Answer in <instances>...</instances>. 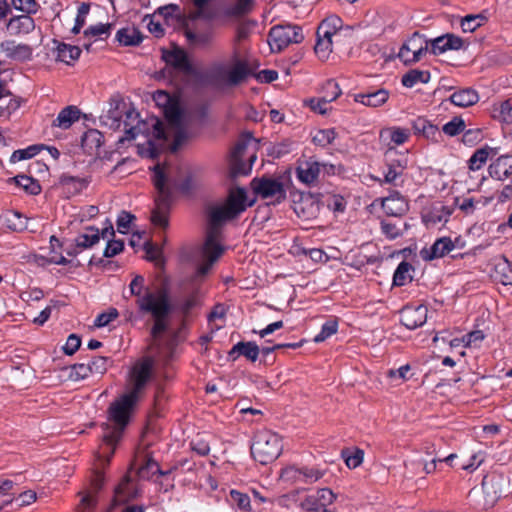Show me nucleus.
<instances>
[{"label": "nucleus", "instance_id": "f257e3e1", "mask_svg": "<svg viewBox=\"0 0 512 512\" xmlns=\"http://www.w3.org/2000/svg\"><path fill=\"white\" fill-rule=\"evenodd\" d=\"M246 208V191L237 187L232 189L227 200L215 204L208 209V224L205 242L201 249L202 264L197 269L196 276H204L209 272L213 264L224 253L225 248L221 244L223 225L235 218Z\"/></svg>", "mask_w": 512, "mask_h": 512}, {"label": "nucleus", "instance_id": "f03ea898", "mask_svg": "<svg viewBox=\"0 0 512 512\" xmlns=\"http://www.w3.org/2000/svg\"><path fill=\"white\" fill-rule=\"evenodd\" d=\"M153 366L154 359L145 357L131 368L127 377V392L109 408V423L105 424L103 434V440L107 445H113L120 439L129 421L130 411L151 379Z\"/></svg>", "mask_w": 512, "mask_h": 512}, {"label": "nucleus", "instance_id": "7ed1b4c3", "mask_svg": "<svg viewBox=\"0 0 512 512\" xmlns=\"http://www.w3.org/2000/svg\"><path fill=\"white\" fill-rule=\"evenodd\" d=\"M124 109L117 105L107 111L106 114L100 117L101 122L110 129H120L122 123L124 126L125 137L120 138L124 140H139L137 143L138 152L142 156L153 158L157 153L158 144L155 143L150 137V128H152L153 136L156 141L163 142L165 138L161 121L157 118H150L145 121L139 120V114L134 109Z\"/></svg>", "mask_w": 512, "mask_h": 512}, {"label": "nucleus", "instance_id": "20e7f679", "mask_svg": "<svg viewBox=\"0 0 512 512\" xmlns=\"http://www.w3.org/2000/svg\"><path fill=\"white\" fill-rule=\"evenodd\" d=\"M137 303L142 311L150 312L154 318L149 348L157 355H163L165 350L171 349L172 344L170 338L163 336L168 330V316L172 310L168 294L164 290L147 292L144 297L137 300Z\"/></svg>", "mask_w": 512, "mask_h": 512}, {"label": "nucleus", "instance_id": "39448f33", "mask_svg": "<svg viewBox=\"0 0 512 512\" xmlns=\"http://www.w3.org/2000/svg\"><path fill=\"white\" fill-rule=\"evenodd\" d=\"M166 118L169 123L168 132L163 130L165 138L163 142L156 141L155 137L152 133V128H150V137L151 139L158 144L157 153L153 156L155 157L160 149L164 146L165 141L169 136L173 137L172 150L177 151L183 144H185L192 136L193 133L190 131V117L180 108L179 105H172L166 110ZM162 129H164L163 124L161 123Z\"/></svg>", "mask_w": 512, "mask_h": 512}, {"label": "nucleus", "instance_id": "423d86ee", "mask_svg": "<svg viewBox=\"0 0 512 512\" xmlns=\"http://www.w3.org/2000/svg\"><path fill=\"white\" fill-rule=\"evenodd\" d=\"M304 40L301 27L292 24L276 25L270 29L267 43L272 52H280L291 44Z\"/></svg>", "mask_w": 512, "mask_h": 512}, {"label": "nucleus", "instance_id": "0eeeda50", "mask_svg": "<svg viewBox=\"0 0 512 512\" xmlns=\"http://www.w3.org/2000/svg\"><path fill=\"white\" fill-rule=\"evenodd\" d=\"M281 436L271 430H263L258 435V462L268 464L275 461L282 453Z\"/></svg>", "mask_w": 512, "mask_h": 512}, {"label": "nucleus", "instance_id": "6e6552de", "mask_svg": "<svg viewBox=\"0 0 512 512\" xmlns=\"http://www.w3.org/2000/svg\"><path fill=\"white\" fill-rule=\"evenodd\" d=\"M253 139V134L251 132L244 134L233 148L230 156L231 177L235 178L237 176L248 175L252 171L253 162L256 160V156H250L248 164L242 162V157Z\"/></svg>", "mask_w": 512, "mask_h": 512}, {"label": "nucleus", "instance_id": "1a4fd4ad", "mask_svg": "<svg viewBox=\"0 0 512 512\" xmlns=\"http://www.w3.org/2000/svg\"><path fill=\"white\" fill-rule=\"evenodd\" d=\"M429 42L420 34L414 33L401 46L398 57L405 64L410 65L420 61L428 52Z\"/></svg>", "mask_w": 512, "mask_h": 512}, {"label": "nucleus", "instance_id": "9d476101", "mask_svg": "<svg viewBox=\"0 0 512 512\" xmlns=\"http://www.w3.org/2000/svg\"><path fill=\"white\" fill-rule=\"evenodd\" d=\"M286 197L283 183L278 178L262 177L258 180V198L266 205H276Z\"/></svg>", "mask_w": 512, "mask_h": 512}, {"label": "nucleus", "instance_id": "9b49d317", "mask_svg": "<svg viewBox=\"0 0 512 512\" xmlns=\"http://www.w3.org/2000/svg\"><path fill=\"white\" fill-rule=\"evenodd\" d=\"M484 493L491 502L509 492V479L503 474L491 473L482 482Z\"/></svg>", "mask_w": 512, "mask_h": 512}, {"label": "nucleus", "instance_id": "f8f14e48", "mask_svg": "<svg viewBox=\"0 0 512 512\" xmlns=\"http://www.w3.org/2000/svg\"><path fill=\"white\" fill-rule=\"evenodd\" d=\"M380 140L388 147L386 156L396 155L395 146L403 145L410 138V132L407 128L398 126L387 127L380 131Z\"/></svg>", "mask_w": 512, "mask_h": 512}, {"label": "nucleus", "instance_id": "ddd939ff", "mask_svg": "<svg viewBox=\"0 0 512 512\" xmlns=\"http://www.w3.org/2000/svg\"><path fill=\"white\" fill-rule=\"evenodd\" d=\"M326 87L333 89L334 93L332 96H323L320 98H307L303 100V105L309 107L313 112L321 115H325L326 113H328L330 111L329 104L340 96L341 90L338 84L333 80L327 81Z\"/></svg>", "mask_w": 512, "mask_h": 512}, {"label": "nucleus", "instance_id": "4468645a", "mask_svg": "<svg viewBox=\"0 0 512 512\" xmlns=\"http://www.w3.org/2000/svg\"><path fill=\"white\" fill-rule=\"evenodd\" d=\"M0 51L8 58L15 61H28L32 58L33 49L23 43H16L14 40H5L0 43Z\"/></svg>", "mask_w": 512, "mask_h": 512}, {"label": "nucleus", "instance_id": "2eb2a0df", "mask_svg": "<svg viewBox=\"0 0 512 512\" xmlns=\"http://www.w3.org/2000/svg\"><path fill=\"white\" fill-rule=\"evenodd\" d=\"M491 178L498 181L511 180L512 183V155H501L492 161L488 167Z\"/></svg>", "mask_w": 512, "mask_h": 512}, {"label": "nucleus", "instance_id": "dca6fc26", "mask_svg": "<svg viewBox=\"0 0 512 512\" xmlns=\"http://www.w3.org/2000/svg\"><path fill=\"white\" fill-rule=\"evenodd\" d=\"M294 211L299 218L311 220L318 216L320 204L318 200L310 195H302L298 201L294 203Z\"/></svg>", "mask_w": 512, "mask_h": 512}, {"label": "nucleus", "instance_id": "f3484780", "mask_svg": "<svg viewBox=\"0 0 512 512\" xmlns=\"http://www.w3.org/2000/svg\"><path fill=\"white\" fill-rule=\"evenodd\" d=\"M427 307H406L401 313L402 323L409 329H416L422 326L427 320Z\"/></svg>", "mask_w": 512, "mask_h": 512}, {"label": "nucleus", "instance_id": "a211bd4d", "mask_svg": "<svg viewBox=\"0 0 512 512\" xmlns=\"http://www.w3.org/2000/svg\"><path fill=\"white\" fill-rule=\"evenodd\" d=\"M381 206L390 216H402L408 210L407 200L398 192H392L388 197L382 199Z\"/></svg>", "mask_w": 512, "mask_h": 512}, {"label": "nucleus", "instance_id": "6ab92c4d", "mask_svg": "<svg viewBox=\"0 0 512 512\" xmlns=\"http://www.w3.org/2000/svg\"><path fill=\"white\" fill-rule=\"evenodd\" d=\"M6 28L11 35H27L34 31L35 22L29 15L13 16L7 22Z\"/></svg>", "mask_w": 512, "mask_h": 512}, {"label": "nucleus", "instance_id": "aec40b11", "mask_svg": "<svg viewBox=\"0 0 512 512\" xmlns=\"http://www.w3.org/2000/svg\"><path fill=\"white\" fill-rule=\"evenodd\" d=\"M462 45V39L453 34L437 37L430 42L431 52L435 55L442 54L447 50H458Z\"/></svg>", "mask_w": 512, "mask_h": 512}, {"label": "nucleus", "instance_id": "412c9836", "mask_svg": "<svg viewBox=\"0 0 512 512\" xmlns=\"http://www.w3.org/2000/svg\"><path fill=\"white\" fill-rule=\"evenodd\" d=\"M454 244L450 238L443 237L434 242L431 248H424L421 250L420 255L424 260H432L441 258L452 251Z\"/></svg>", "mask_w": 512, "mask_h": 512}, {"label": "nucleus", "instance_id": "4be33fe9", "mask_svg": "<svg viewBox=\"0 0 512 512\" xmlns=\"http://www.w3.org/2000/svg\"><path fill=\"white\" fill-rule=\"evenodd\" d=\"M56 43V47L52 49V54L57 62L72 65L80 56L81 50L77 46L66 43Z\"/></svg>", "mask_w": 512, "mask_h": 512}, {"label": "nucleus", "instance_id": "5701e85b", "mask_svg": "<svg viewBox=\"0 0 512 512\" xmlns=\"http://www.w3.org/2000/svg\"><path fill=\"white\" fill-rule=\"evenodd\" d=\"M388 99L389 92L385 89H379L370 93H359L354 96L355 102L372 108L383 106Z\"/></svg>", "mask_w": 512, "mask_h": 512}, {"label": "nucleus", "instance_id": "b1692460", "mask_svg": "<svg viewBox=\"0 0 512 512\" xmlns=\"http://www.w3.org/2000/svg\"><path fill=\"white\" fill-rule=\"evenodd\" d=\"M394 155L386 156L387 159V172L385 173L384 181L386 183H393L407 168L408 160L406 155H400L398 158H393Z\"/></svg>", "mask_w": 512, "mask_h": 512}, {"label": "nucleus", "instance_id": "393cba45", "mask_svg": "<svg viewBox=\"0 0 512 512\" xmlns=\"http://www.w3.org/2000/svg\"><path fill=\"white\" fill-rule=\"evenodd\" d=\"M322 168L325 169L326 165L314 160L305 161L297 168L298 178L303 183L310 184L317 179Z\"/></svg>", "mask_w": 512, "mask_h": 512}, {"label": "nucleus", "instance_id": "a878e982", "mask_svg": "<svg viewBox=\"0 0 512 512\" xmlns=\"http://www.w3.org/2000/svg\"><path fill=\"white\" fill-rule=\"evenodd\" d=\"M59 183L68 197L73 196L75 194L80 193L83 189H85L90 183L89 177H74L68 174H63Z\"/></svg>", "mask_w": 512, "mask_h": 512}, {"label": "nucleus", "instance_id": "bb28decb", "mask_svg": "<svg viewBox=\"0 0 512 512\" xmlns=\"http://www.w3.org/2000/svg\"><path fill=\"white\" fill-rule=\"evenodd\" d=\"M449 99L455 106L466 108L476 104L479 101V95L474 89L464 88L452 93Z\"/></svg>", "mask_w": 512, "mask_h": 512}, {"label": "nucleus", "instance_id": "cd10ccee", "mask_svg": "<svg viewBox=\"0 0 512 512\" xmlns=\"http://www.w3.org/2000/svg\"><path fill=\"white\" fill-rule=\"evenodd\" d=\"M164 61L182 71L191 69L187 55L184 50L175 48L171 51L164 50L162 55Z\"/></svg>", "mask_w": 512, "mask_h": 512}, {"label": "nucleus", "instance_id": "c85d7f7f", "mask_svg": "<svg viewBox=\"0 0 512 512\" xmlns=\"http://www.w3.org/2000/svg\"><path fill=\"white\" fill-rule=\"evenodd\" d=\"M498 154V148L488 145L477 149L469 159V168L473 171L479 170L488 159Z\"/></svg>", "mask_w": 512, "mask_h": 512}, {"label": "nucleus", "instance_id": "c756f323", "mask_svg": "<svg viewBox=\"0 0 512 512\" xmlns=\"http://www.w3.org/2000/svg\"><path fill=\"white\" fill-rule=\"evenodd\" d=\"M80 118V110L75 106H67L60 111L53 121V126L61 129H68Z\"/></svg>", "mask_w": 512, "mask_h": 512}, {"label": "nucleus", "instance_id": "7c9ffc66", "mask_svg": "<svg viewBox=\"0 0 512 512\" xmlns=\"http://www.w3.org/2000/svg\"><path fill=\"white\" fill-rule=\"evenodd\" d=\"M341 27L342 20L336 15H331L322 21L318 27L317 33H320V35L326 37L337 39L341 36Z\"/></svg>", "mask_w": 512, "mask_h": 512}, {"label": "nucleus", "instance_id": "2f4dec72", "mask_svg": "<svg viewBox=\"0 0 512 512\" xmlns=\"http://www.w3.org/2000/svg\"><path fill=\"white\" fill-rule=\"evenodd\" d=\"M102 143L103 135L96 129L88 130L82 137V147L89 155L97 154Z\"/></svg>", "mask_w": 512, "mask_h": 512}, {"label": "nucleus", "instance_id": "473e14b6", "mask_svg": "<svg viewBox=\"0 0 512 512\" xmlns=\"http://www.w3.org/2000/svg\"><path fill=\"white\" fill-rule=\"evenodd\" d=\"M185 36L193 48H204L212 40V33L208 30H193L189 27L185 29Z\"/></svg>", "mask_w": 512, "mask_h": 512}, {"label": "nucleus", "instance_id": "72a5a7b5", "mask_svg": "<svg viewBox=\"0 0 512 512\" xmlns=\"http://www.w3.org/2000/svg\"><path fill=\"white\" fill-rule=\"evenodd\" d=\"M116 38L121 44L125 46L138 45L142 41V35L140 31L134 26L125 27L118 30Z\"/></svg>", "mask_w": 512, "mask_h": 512}, {"label": "nucleus", "instance_id": "f704fd0d", "mask_svg": "<svg viewBox=\"0 0 512 512\" xmlns=\"http://www.w3.org/2000/svg\"><path fill=\"white\" fill-rule=\"evenodd\" d=\"M240 355L252 362L256 361V345L253 342H239L229 352V358L236 360Z\"/></svg>", "mask_w": 512, "mask_h": 512}, {"label": "nucleus", "instance_id": "c9c22d12", "mask_svg": "<svg viewBox=\"0 0 512 512\" xmlns=\"http://www.w3.org/2000/svg\"><path fill=\"white\" fill-rule=\"evenodd\" d=\"M491 115L498 121L512 123V103L509 100H505L493 104Z\"/></svg>", "mask_w": 512, "mask_h": 512}, {"label": "nucleus", "instance_id": "e433bc0d", "mask_svg": "<svg viewBox=\"0 0 512 512\" xmlns=\"http://www.w3.org/2000/svg\"><path fill=\"white\" fill-rule=\"evenodd\" d=\"M100 240L99 229L95 227H87L83 234H80L76 239V246L82 249H87L94 246Z\"/></svg>", "mask_w": 512, "mask_h": 512}, {"label": "nucleus", "instance_id": "4c0bfd02", "mask_svg": "<svg viewBox=\"0 0 512 512\" xmlns=\"http://www.w3.org/2000/svg\"><path fill=\"white\" fill-rule=\"evenodd\" d=\"M450 211L446 207L440 205L435 206L425 216L424 220L427 225L435 226L439 223H446L449 219Z\"/></svg>", "mask_w": 512, "mask_h": 512}, {"label": "nucleus", "instance_id": "58836bf2", "mask_svg": "<svg viewBox=\"0 0 512 512\" xmlns=\"http://www.w3.org/2000/svg\"><path fill=\"white\" fill-rule=\"evenodd\" d=\"M430 80L428 71L413 69L408 71L402 76V85L407 88H412L418 83H427Z\"/></svg>", "mask_w": 512, "mask_h": 512}, {"label": "nucleus", "instance_id": "ea45409f", "mask_svg": "<svg viewBox=\"0 0 512 512\" xmlns=\"http://www.w3.org/2000/svg\"><path fill=\"white\" fill-rule=\"evenodd\" d=\"M62 373L71 381H79L90 375V368L84 363L74 364L69 367H64Z\"/></svg>", "mask_w": 512, "mask_h": 512}, {"label": "nucleus", "instance_id": "a19ab883", "mask_svg": "<svg viewBox=\"0 0 512 512\" xmlns=\"http://www.w3.org/2000/svg\"><path fill=\"white\" fill-rule=\"evenodd\" d=\"M334 40L331 37H326L317 33V42L315 45V53L321 60L328 59L330 53L332 52Z\"/></svg>", "mask_w": 512, "mask_h": 512}, {"label": "nucleus", "instance_id": "79ce46f5", "mask_svg": "<svg viewBox=\"0 0 512 512\" xmlns=\"http://www.w3.org/2000/svg\"><path fill=\"white\" fill-rule=\"evenodd\" d=\"M413 270L411 264L408 262H401L393 276V283L397 286H403L412 280L411 271Z\"/></svg>", "mask_w": 512, "mask_h": 512}, {"label": "nucleus", "instance_id": "37998d69", "mask_svg": "<svg viewBox=\"0 0 512 512\" xmlns=\"http://www.w3.org/2000/svg\"><path fill=\"white\" fill-rule=\"evenodd\" d=\"M11 6L17 11L24 13V15L29 16L37 13L40 7L36 0H11L10 7Z\"/></svg>", "mask_w": 512, "mask_h": 512}, {"label": "nucleus", "instance_id": "c03bdc74", "mask_svg": "<svg viewBox=\"0 0 512 512\" xmlns=\"http://www.w3.org/2000/svg\"><path fill=\"white\" fill-rule=\"evenodd\" d=\"M12 180L15 181V183L18 186L22 187L24 189V191H26L27 193H29L31 195H37L41 191L40 185L33 178H31L29 176H25V175L17 176V177H14Z\"/></svg>", "mask_w": 512, "mask_h": 512}, {"label": "nucleus", "instance_id": "a18cd8bd", "mask_svg": "<svg viewBox=\"0 0 512 512\" xmlns=\"http://www.w3.org/2000/svg\"><path fill=\"white\" fill-rule=\"evenodd\" d=\"M154 185L161 194L163 200H166L169 195V191L166 187V176L164 168L160 165H156L154 167Z\"/></svg>", "mask_w": 512, "mask_h": 512}, {"label": "nucleus", "instance_id": "49530a36", "mask_svg": "<svg viewBox=\"0 0 512 512\" xmlns=\"http://www.w3.org/2000/svg\"><path fill=\"white\" fill-rule=\"evenodd\" d=\"M248 73L245 62H237L227 73V79L231 84H237L242 81Z\"/></svg>", "mask_w": 512, "mask_h": 512}, {"label": "nucleus", "instance_id": "de8ad7c7", "mask_svg": "<svg viewBox=\"0 0 512 512\" xmlns=\"http://www.w3.org/2000/svg\"><path fill=\"white\" fill-rule=\"evenodd\" d=\"M336 137V132L334 129H323L318 130L313 135V142L321 147H326L330 145Z\"/></svg>", "mask_w": 512, "mask_h": 512}, {"label": "nucleus", "instance_id": "09e8293b", "mask_svg": "<svg viewBox=\"0 0 512 512\" xmlns=\"http://www.w3.org/2000/svg\"><path fill=\"white\" fill-rule=\"evenodd\" d=\"M8 227L14 231H22L27 229V218L19 212H11L6 216Z\"/></svg>", "mask_w": 512, "mask_h": 512}, {"label": "nucleus", "instance_id": "8fccbe9b", "mask_svg": "<svg viewBox=\"0 0 512 512\" xmlns=\"http://www.w3.org/2000/svg\"><path fill=\"white\" fill-rule=\"evenodd\" d=\"M41 146L32 145L27 147L26 149L16 150L12 153L10 157L11 163H17L22 160L30 159L35 156L41 149Z\"/></svg>", "mask_w": 512, "mask_h": 512}, {"label": "nucleus", "instance_id": "3c124183", "mask_svg": "<svg viewBox=\"0 0 512 512\" xmlns=\"http://www.w3.org/2000/svg\"><path fill=\"white\" fill-rule=\"evenodd\" d=\"M485 22V17L481 14L467 15L461 21V28L464 32H473Z\"/></svg>", "mask_w": 512, "mask_h": 512}, {"label": "nucleus", "instance_id": "603ef678", "mask_svg": "<svg viewBox=\"0 0 512 512\" xmlns=\"http://www.w3.org/2000/svg\"><path fill=\"white\" fill-rule=\"evenodd\" d=\"M314 499L316 505L319 508H324L331 505L335 501L336 495L333 493L332 490L328 488H322L316 492Z\"/></svg>", "mask_w": 512, "mask_h": 512}, {"label": "nucleus", "instance_id": "864d4df0", "mask_svg": "<svg viewBox=\"0 0 512 512\" xmlns=\"http://www.w3.org/2000/svg\"><path fill=\"white\" fill-rule=\"evenodd\" d=\"M112 29V24L110 23H98L96 25H92L88 27L84 31V36L86 38L90 37H96V38H102L103 35L108 36L110 34V31Z\"/></svg>", "mask_w": 512, "mask_h": 512}, {"label": "nucleus", "instance_id": "5fc2aeb1", "mask_svg": "<svg viewBox=\"0 0 512 512\" xmlns=\"http://www.w3.org/2000/svg\"><path fill=\"white\" fill-rule=\"evenodd\" d=\"M338 330V323L335 320H329L325 322L321 328V331L315 336L314 341L320 343L325 341L330 336L334 335Z\"/></svg>", "mask_w": 512, "mask_h": 512}, {"label": "nucleus", "instance_id": "6e6d98bb", "mask_svg": "<svg viewBox=\"0 0 512 512\" xmlns=\"http://www.w3.org/2000/svg\"><path fill=\"white\" fill-rule=\"evenodd\" d=\"M230 497H231V500L241 510H244V511L251 510V500H250V497L247 494L242 493V492H240L238 490H231L230 491Z\"/></svg>", "mask_w": 512, "mask_h": 512}, {"label": "nucleus", "instance_id": "4d7b16f0", "mask_svg": "<svg viewBox=\"0 0 512 512\" xmlns=\"http://www.w3.org/2000/svg\"><path fill=\"white\" fill-rule=\"evenodd\" d=\"M465 129L464 121L455 117L443 126V132L448 136H456Z\"/></svg>", "mask_w": 512, "mask_h": 512}, {"label": "nucleus", "instance_id": "13d9d810", "mask_svg": "<svg viewBox=\"0 0 512 512\" xmlns=\"http://www.w3.org/2000/svg\"><path fill=\"white\" fill-rule=\"evenodd\" d=\"M281 478L284 481L291 483L302 482V468H297L294 466L286 467L281 472Z\"/></svg>", "mask_w": 512, "mask_h": 512}, {"label": "nucleus", "instance_id": "bf43d9fd", "mask_svg": "<svg viewBox=\"0 0 512 512\" xmlns=\"http://www.w3.org/2000/svg\"><path fill=\"white\" fill-rule=\"evenodd\" d=\"M21 105L20 98L17 97H9V101L6 103V100L0 103V117L1 116H9L12 112L16 111Z\"/></svg>", "mask_w": 512, "mask_h": 512}, {"label": "nucleus", "instance_id": "052dcab7", "mask_svg": "<svg viewBox=\"0 0 512 512\" xmlns=\"http://www.w3.org/2000/svg\"><path fill=\"white\" fill-rule=\"evenodd\" d=\"M108 362L109 360L106 357L95 358L91 363L87 364L90 368V374H104L108 368Z\"/></svg>", "mask_w": 512, "mask_h": 512}, {"label": "nucleus", "instance_id": "680f3d73", "mask_svg": "<svg viewBox=\"0 0 512 512\" xmlns=\"http://www.w3.org/2000/svg\"><path fill=\"white\" fill-rule=\"evenodd\" d=\"M117 317H118V311L116 309L112 308L105 313L99 314L97 316L94 324L96 327H104V326L108 325L111 321L116 319Z\"/></svg>", "mask_w": 512, "mask_h": 512}, {"label": "nucleus", "instance_id": "e2e57ef3", "mask_svg": "<svg viewBox=\"0 0 512 512\" xmlns=\"http://www.w3.org/2000/svg\"><path fill=\"white\" fill-rule=\"evenodd\" d=\"M200 300V291L196 290L192 294H190L185 301L181 305V310L183 313L187 314L192 310L194 307L199 305Z\"/></svg>", "mask_w": 512, "mask_h": 512}, {"label": "nucleus", "instance_id": "0e129e2a", "mask_svg": "<svg viewBox=\"0 0 512 512\" xmlns=\"http://www.w3.org/2000/svg\"><path fill=\"white\" fill-rule=\"evenodd\" d=\"M81 339L76 334H71L67 338L66 344L63 347V351L66 355H73L80 347Z\"/></svg>", "mask_w": 512, "mask_h": 512}, {"label": "nucleus", "instance_id": "69168bd1", "mask_svg": "<svg viewBox=\"0 0 512 512\" xmlns=\"http://www.w3.org/2000/svg\"><path fill=\"white\" fill-rule=\"evenodd\" d=\"M323 472L317 468H302V482L313 483L322 478Z\"/></svg>", "mask_w": 512, "mask_h": 512}, {"label": "nucleus", "instance_id": "338daca9", "mask_svg": "<svg viewBox=\"0 0 512 512\" xmlns=\"http://www.w3.org/2000/svg\"><path fill=\"white\" fill-rule=\"evenodd\" d=\"M154 100L157 105L164 107V113L166 114V110L172 105H178V103L174 102L170 95L165 91H157L154 94Z\"/></svg>", "mask_w": 512, "mask_h": 512}, {"label": "nucleus", "instance_id": "774afa93", "mask_svg": "<svg viewBox=\"0 0 512 512\" xmlns=\"http://www.w3.org/2000/svg\"><path fill=\"white\" fill-rule=\"evenodd\" d=\"M485 460V454L482 451L474 453L470 457L469 463L462 466L464 470L474 471L476 470Z\"/></svg>", "mask_w": 512, "mask_h": 512}]
</instances>
